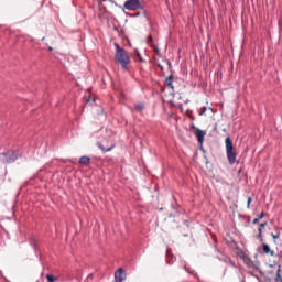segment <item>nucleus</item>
<instances>
[{
	"label": "nucleus",
	"mask_w": 282,
	"mask_h": 282,
	"mask_svg": "<svg viewBox=\"0 0 282 282\" xmlns=\"http://www.w3.org/2000/svg\"><path fill=\"white\" fill-rule=\"evenodd\" d=\"M265 217V212H261L260 215L257 216V218L261 221Z\"/></svg>",
	"instance_id": "obj_24"
},
{
	"label": "nucleus",
	"mask_w": 282,
	"mask_h": 282,
	"mask_svg": "<svg viewBox=\"0 0 282 282\" xmlns=\"http://www.w3.org/2000/svg\"><path fill=\"white\" fill-rule=\"evenodd\" d=\"M267 226H268V221H264V223L260 224V228H262V229L265 228Z\"/></svg>",
	"instance_id": "obj_27"
},
{
	"label": "nucleus",
	"mask_w": 282,
	"mask_h": 282,
	"mask_svg": "<svg viewBox=\"0 0 282 282\" xmlns=\"http://www.w3.org/2000/svg\"><path fill=\"white\" fill-rule=\"evenodd\" d=\"M189 119H191V120H195V117H193V116H189Z\"/></svg>",
	"instance_id": "obj_35"
},
{
	"label": "nucleus",
	"mask_w": 282,
	"mask_h": 282,
	"mask_svg": "<svg viewBox=\"0 0 282 282\" xmlns=\"http://www.w3.org/2000/svg\"><path fill=\"white\" fill-rule=\"evenodd\" d=\"M79 164L82 166H89V164H91V158L84 155L79 159Z\"/></svg>",
	"instance_id": "obj_9"
},
{
	"label": "nucleus",
	"mask_w": 282,
	"mask_h": 282,
	"mask_svg": "<svg viewBox=\"0 0 282 282\" xmlns=\"http://www.w3.org/2000/svg\"><path fill=\"white\" fill-rule=\"evenodd\" d=\"M134 109L137 111H144V104L140 102V104L134 105Z\"/></svg>",
	"instance_id": "obj_15"
},
{
	"label": "nucleus",
	"mask_w": 282,
	"mask_h": 282,
	"mask_svg": "<svg viewBox=\"0 0 282 282\" xmlns=\"http://www.w3.org/2000/svg\"><path fill=\"white\" fill-rule=\"evenodd\" d=\"M241 171H242L241 169H240V170H238V175H241Z\"/></svg>",
	"instance_id": "obj_36"
},
{
	"label": "nucleus",
	"mask_w": 282,
	"mask_h": 282,
	"mask_svg": "<svg viewBox=\"0 0 282 282\" xmlns=\"http://www.w3.org/2000/svg\"><path fill=\"white\" fill-rule=\"evenodd\" d=\"M137 58L142 63V55L140 54V51L135 48Z\"/></svg>",
	"instance_id": "obj_23"
},
{
	"label": "nucleus",
	"mask_w": 282,
	"mask_h": 282,
	"mask_svg": "<svg viewBox=\"0 0 282 282\" xmlns=\"http://www.w3.org/2000/svg\"><path fill=\"white\" fill-rule=\"evenodd\" d=\"M172 209L174 210V214L171 213L169 215V219H175V217H182V215H186V209L182 208L180 204L172 205Z\"/></svg>",
	"instance_id": "obj_5"
},
{
	"label": "nucleus",
	"mask_w": 282,
	"mask_h": 282,
	"mask_svg": "<svg viewBox=\"0 0 282 282\" xmlns=\"http://www.w3.org/2000/svg\"><path fill=\"white\" fill-rule=\"evenodd\" d=\"M195 137L198 140V144H204V138L206 137V131L198 128L196 129Z\"/></svg>",
	"instance_id": "obj_7"
},
{
	"label": "nucleus",
	"mask_w": 282,
	"mask_h": 282,
	"mask_svg": "<svg viewBox=\"0 0 282 282\" xmlns=\"http://www.w3.org/2000/svg\"><path fill=\"white\" fill-rule=\"evenodd\" d=\"M123 8L126 10L135 11V10H142L143 7L140 0H127L123 4Z\"/></svg>",
	"instance_id": "obj_4"
},
{
	"label": "nucleus",
	"mask_w": 282,
	"mask_h": 282,
	"mask_svg": "<svg viewBox=\"0 0 282 282\" xmlns=\"http://www.w3.org/2000/svg\"><path fill=\"white\" fill-rule=\"evenodd\" d=\"M166 65H167L169 69H171V67H172L171 61L166 59Z\"/></svg>",
	"instance_id": "obj_29"
},
{
	"label": "nucleus",
	"mask_w": 282,
	"mask_h": 282,
	"mask_svg": "<svg viewBox=\"0 0 282 282\" xmlns=\"http://www.w3.org/2000/svg\"><path fill=\"white\" fill-rule=\"evenodd\" d=\"M93 102H96V97L93 98Z\"/></svg>",
	"instance_id": "obj_38"
},
{
	"label": "nucleus",
	"mask_w": 282,
	"mask_h": 282,
	"mask_svg": "<svg viewBox=\"0 0 282 282\" xmlns=\"http://www.w3.org/2000/svg\"><path fill=\"white\" fill-rule=\"evenodd\" d=\"M87 281H94V274H88V276H87Z\"/></svg>",
	"instance_id": "obj_28"
},
{
	"label": "nucleus",
	"mask_w": 282,
	"mask_h": 282,
	"mask_svg": "<svg viewBox=\"0 0 282 282\" xmlns=\"http://www.w3.org/2000/svg\"><path fill=\"white\" fill-rule=\"evenodd\" d=\"M206 111H208V108L206 106L202 107L199 116H204L206 113Z\"/></svg>",
	"instance_id": "obj_22"
},
{
	"label": "nucleus",
	"mask_w": 282,
	"mask_h": 282,
	"mask_svg": "<svg viewBox=\"0 0 282 282\" xmlns=\"http://www.w3.org/2000/svg\"><path fill=\"white\" fill-rule=\"evenodd\" d=\"M158 67L161 69V72H164V66H162V64H158Z\"/></svg>",
	"instance_id": "obj_30"
},
{
	"label": "nucleus",
	"mask_w": 282,
	"mask_h": 282,
	"mask_svg": "<svg viewBox=\"0 0 282 282\" xmlns=\"http://www.w3.org/2000/svg\"><path fill=\"white\" fill-rule=\"evenodd\" d=\"M148 43L149 45H153V35L148 36Z\"/></svg>",
	"instance_id": "obj_25"
},
{
	"label": "nucleus",
	"mask_w": 282,
	"mask_h": 282,
	"mask_svg": "<svg viewBox=\"0 0 282 282\" xmlns=\"http://www.w3.org/2000/svg\"><path fill=\"white\" fill-rule=\"evenodd\" d=\"M102 1H107V0H102Z\"/></svg>",
	"instance_id": "obj_42"
},
{
	"label": "nucleus",
	"mask_w": 282,
	"mask_h": 282,
	"mask_svg": "<svg viewBox=\"0 0 282 282\" xmlns=\"http://www.w3.org/2000/svg\"><path fill=\"white\" fill-rule=\"evenodd\" d=\"M275 281H282V278H281V267L278 269V271H276V276H275Z\"/></svg>",
	"instance_id": "obj_20"
},
{
	"label": "nucleus",
	"mask_w": 282,
	"mask_h": 282,
	"mask_svg": "<svg viewBox=\"0 0 282 282\" xmlns=\"http://www.w3.org/2000/svg\"><path fill=\"white\" fill-rule=\"evenodd\" d=\"M29 243H30V246H32V248H34V250H36V248H37L36 239L31 238L29 240Z\"/></svg>",
	"instance_id": "obj_17"
},
{
	"label": "nucleus",
	"mask_w": 282,
	"mask_h": 282,
	"mask_svg": "<svg viewBox=\"0 0 282 282\" xmlns=\"http://www.w3.org/2000/svg\"><path fill=\"white\" fill-rule=\"evenodd\" d=\"M271 237L273 239H279V237H281V228L275 227V232H271Z\"/></svg>",
	"instance_id": "obj_14"
},
{
	"label": "nucleus",
	"mask_w": 282,
	"mask_h": 282,
	"mask_svg": "<svg viewBox=\"0 0 282 282\" xmlns=\"http://www.w3.org/2000/svg\"><path fill=\"white\" fill-rule=\"evenodd\" d=\"M115 279L117 282H122L124 279H127V273L124 272V269L120 268L115 273Z\"/></svg>",
	"instance_id": "obj_6"
},
{
	"label": "nucleus",
	"mask_w": 282,
	"mask_h": 282,
	"mask_svg": "<svg viewBox=\"0 0 282 282\" xmlns=\"http://www.w3.org/2000/svg\"><path fill=\"white\" fill-rule=\"evenodd\" d=\"M183 224H185V226L187 227V228H189L191 226L188 225V220H183Z\"/></svg>",
	"instance_id": "obj_32"
},
{
	"label": "nucleus",
	"mask_w": 282,
	"mask_h": 282,
	"mask_svg": "<svg viewBox=\"0 0 282 282\" xmlns=\"http://www.w3.org/2000/svg\"><path fill=\"white\" fill-rule=\"evenodd\" d=\"M173 75H170L166 79H165V87H167L169 89H172V91H175V86H173Z\"/></svg>",
	"instance_id": "obj_8"
},
{
	"label": "nucleus",
	"mask_w": 282,
	"mask_h": 282,
	"mask_svg": "<svg viewBox=\"0 0 282 282\" xmlns=\"http://www.w3.org/2000/svg\"><path fill=\"white\" fill-rule=\"evenodd\" d=\"M113 46L116 50L115 61L121 66L123 72H129V65H131L129 53L118 43H115Z\"/></svg>",
	"instance_id": "obj_1"
},
{
	"label": "nucleus",
	"mask_w": 282,
	"mask_h": 282,
	"mask_svg": "<svg viewBox=\"0 0 282 282\" xmlns=\"http://www.w3.org/2000/svg\"><path fill=\"white\" fill-rule=\"evenodd\" d=\"M225 147H226V155L228 163L230 165L232 164H239V161L237 160V148L232 143V139L230 137H227L225 140Z\"/></svg>",
	"instance_id": "obj_2"
},
{
	"label": "nucleus",
	"mask_w": 282,
	"mask_h": 282,
	"mask_svg": "<svg viewBox=\"0 0 282 282\" xmlns=\"http://www.w3.org/2000/svg\"><path fill=\"white\" fill-rule=\"evenodd\" d=\"M248 221H250V218L248 219Z\"/></svg>",
	"instance_id": "obj_41"
},
{
	"label": "nucleus",
	"mask_w": 282,
	"mask_h": 282,
	"mask_svg": "<svg viewBox=\"0 0 282 282\" xmlns=\"http://www.w3.org/2000/svg\"><path fill=\"white\" fill-rule=\"evenodd\" d=\"M262 250L264 254H270L271 257H274V251L270 249V246L268 243L262 245Z\"/></svg>",
	"instance_id": "obj_11"
},
{
	"label": "nucleus",
	"mask_w": 282,
	"mask_h": 282,
	"mask_svg": "<svg viewBox=\"0 0 282 282\" xmlns=\"http://www.w3.org/2000/svg\"><path fill=\"white\" fill-rule=\"evenodd\" d=\"M150 47H151V50H153V52H154L155 54H158V56H160V48L158 47V45H155V44H150Z\"/></svg>",
	"instance_id": "obj_16"
},
{
	"label": "nucleus",
	"mask_w": 282,
	"mask_h": 282,
	"mask_svg": "<svg viewBox=\"0 0 282 282\" xmlns=\"http://www.w3.org/2000/svg\"><path fill=\"white\" fill-rule=\"evenodd\" d=\"M52 50H53V48H52V47H50V51H51V52H52Z\"/></svg>",
	"instance_id": "obj_39"
},
{
	"label": "nucleus",
	"mask_w": 282,
	"mask_h": 282,
	"mask_svg": "<svg viewBox=\"0 0 282 282\" xmlns=\"http://www.w3.org/2000/svg\"><path fill=\"white\" fill-rule=\"evenodd\" d=\"M89 102H91V97L86 98V104L89 105Z\"/></svg>",
	"instance_id": "obj_31"
},
{
	"label": "nucleus",
	"mask_w": 282,
	"mask_h": 282,
	"mask_svg": "<svg viewBox=\"0 0 282 282\" xmlns=\"http://www.w3.org/2000/svg\"><path fill=\"white\" fill-rule=\"evenodd\" d=\"M242 259H243V263H246V265H248L249 268L254 267V261H252V259H250V257L243 256Z\"/></svg>",
	"instance_id": "obj_12"
},
{
	"label": "nucleus",
	"mask_w": 282,
	"mask_h": 282,
	"mask_svg": "<svg viewBox=\"0 0 282 282\" xmlns=\"http://www.w3.org/2000/svg\"><path fill=\"white\" fill-rule=\"evenodd\" d=\"M46 279L48 282H55L58 281V278L52 275V274H46Z\"/></svg>",
	"instance_id": "obj_18"
},
{
	"label": "nucleus",
	"mask_w": 282,
	"mask_h": 282,
	"mask_svg": "<svg viewBox=\"0 0 282 282\" xmlns=\"http://www.w3.org/2000/svg\"><path fill=\"white\" fill-rule=\"evenodd\" d=\"M98 148L104 152V153H108V151H112L113 149H116V144L110 145L109 148H105L102 147V143H98Z\"/></svg>",
	"instance_id": "obj_13"
},
{
	"label": "nucleus",
	"mask_w": 282,
	"mask_h": 282,
	"mask_svg": "<svg viewBox=\"0 0 282 282\" xmlns=\"http://www.w3.org/2000/svg\"><path fill=\"white\" fill-rule=\"evenodd\" d=\"M258 221H260L259 218H254L252 224H257Z\"/></svg>",
	"instance_id": "obj_34"
},
{
	"label": "nucleus",
	"mask_w": 282,
	"mask_h": 282,
	"mask_svg": "<svg viewBox=\"0 0 282 282\" xmlns=\"http://www.w3.org/2000/svg\"><path fill=\"white\" fill-rule=\"evenodd\" d=\"M250 204H252V197H248V199H247V208H250Z\"/></svg>",
	"instance_id": "obj_26"
},
{
	"label": "nucleus",
	"mask_w": 282,
	"mask_h": 282,
	"mask_svg": "<svg viewBox=\"0 0 282 282\" xmlns=\"http://www.w3.org/2000/svg\"><path fill=\"white\" fill-rule=\"evenodd\" d=\"M249 274H251V276H254V273H253V272H249Z\"/></svg>",
	"instance_id": "obj_37"
},
{
	"label": "nucleus",
	"mask_w": 282,
	"mask_h": 282,
	"mask_svg": "<svg viewBox=\"0 0 282 282\" xmlns=\"http://www.w3.org/2000/svg\"><path fill=\"white\" fill-rule=\"evenodd\" d=\"M242 282H246V280H242Z\"/></svg>",
	"instance_id": "obj_40"
},
{
	"label": "nucleus",
	"mask_w": 282,
	"mask_h": 282,
	"mask_svg": "<svg viewBox=\"0 0 282 282\" xmlns=\"http://www.w3.org/2000/svg\"><path fill=\"white\" fill-rule=\"evenodd\" d=\"M263 237V227L258 228V239H261Z\"/></svg>",
	"instance_id": "obj_21"
},
{
	"label": "nucleus",
	"mask_w": 282,
	"mask_h": 282,
	"mask_svg": "<svg viewBox=\"0 0 282 282\" xmlns=\"http://www.w3.org/2000/svg\"><path fill=\"white\" fill-rule=\"evenodd\" d=\"M184 270H186V272H188V274H195V271H193L191 269V267L186 265V262H184Z\"/></svg>",
	"instance_id": "obj_19"
},
{
	"label": "nucleus",
	"mask_w": 282,
	"mask_h": 282,
	"mask_svg": "<svg viewBox=\"0 0 282 282\" xmlns=\"http://www.w3.org/2000/svg\"><path fill=\"white\" fill-rule=\"evenodd\" d=\"M19 158H21V154H19V151L15 150H8L0 153L1 164H13V162L19 160Z\"/></svg>",
	"instance_id": "obj_3"
},
{
	"label": "nucleus",
	"mask_w": 282,
	"mask_h": 282,
	"mask_svg": "<svg viewBox=\"0 0 282 282\" xmlns=\"http://www.w3.org/2000/svg\"><path fill=\"white\" fill-rule=\"evenodd\" d=\"M219 261H223V263H227V265H230V268H237V264H235L230 257L219 258Z\"/></svg>",
	"instance_id": "obj_10"
},
{
	"label": "nucleus",
	"mask_w": 282,
	"mask_h": 282,
	"mask_svg": "<svg viewBox=\"0 0 282 282\" xmlns=\"http://www.w3.org/2000/svg\"><path fill=\"white\" fill-rule=\"evenodd\" d=\"M191 129H195V131H197V129H199V128L195 127L194 123H192Z\"/></svg>",
	"instance_id": "obj_33"
}]
</instances>
